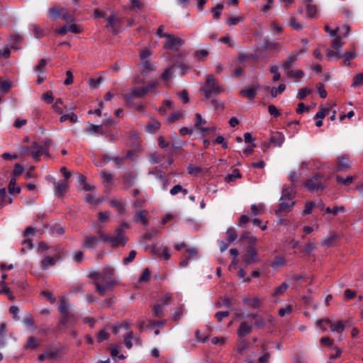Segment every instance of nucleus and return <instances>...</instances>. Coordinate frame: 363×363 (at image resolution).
<instances>
[{
	"mask_svg": "<svg viewBox=\"0 0 363 363\" xmlns=\"http://www.w3.org/2000/svg\"><path fill=\"white\" fill-rule=\"evenodd\" d=\"M152 55L151 51L149 49H145L140 53V59L141 62L147 61L148 57Z\"/></svg>",
	"mask_w": 363,
	"mask_h": 363,
	"instance_id": "57",
	"label": "nucleus"
},
{
	"mask_svg": "<svg viewBox=\"0 0 363 363\" xmlns=\"http://www.w3.org/2000/svg\"><path fill=\"white\" fill-rule=\"evenodd\" d=\"M241 174L240 173L238 169H234L231 174H229L225 176V181L226 182H231L234 181L235 179L240 178Z\"/></svg>",
	"mask_w": 363,
	"mask_h": 363,
	"instance_id": "40",
	"label": "nucleus"
},
{
	"mask_svg": "<svg viewBox=\"0 0 363 363\" xmlns=\"http://www.w3.org/2000/svg\"><path fill=\"white\" fill-rule=\"evenodd\" d=\"M243 303L252 308H257L260 306L261 301L257 297H248L243 298Z\"/></svg>",
	"mask_w": 363,
	"mask_h": 363,
	"instance_id": "21",
	"label": "nucleus"
},
{
	"mask_svg": "<svg viewBox=\"0 0 363 363\" xmlns=\"http://www.w3.org/2000/svg\"><path fill=\"white\" fill-rule=\"evenodd\" d=\"M132 340H134L135 344L138 346L142 345V340L140 336L134 335L132 331H128L124 335V343L128 349H131L133 347Z\"/></svg>",
	"mask_w": 363,
	"mask_h": 363,
	"instance_id": "11",
	"label": "nucleus"
},
{
	"mask_svg": "<svg viewBox=\"0 0 363 363\" xmlns=\"http://www.w3.org/2000/svg\"><path fill=\"white\" fill-rule=\"evenodd\" d=\"M252 325L247 322L241 323L239 329L238 330V335L240 338H242L250 333H251Z\"/></svg>",
	"mask_w": 363,
	"mask_h": 363,
	"instance_id": "17",
	"label": "nucleus"
},
{
	"mask_svg": "<svg viewBox=\"0 0 363 363\" xmlns=\"http://www.w3.org/2000/svg\"><path fill=\"white\" fill-rule=\"evenodd\" d=\"M59 258V256L45 257L41 262L42 269L47 270L48 267L53 266Z\"/></svg>",
	"mask_w": 363,
	"mask_h": 363,
	"instance_id": "19",
	"label": "nucleus"
},
{
	"mask_svg": "<svg viewBox=\"0 0 363 363\" xmlns=\"http://www.w3.org/2000/svg\"><path fill=\"white\" fill-rule=\"evenodd\" d=\"M311 93V90L308 88H303L298 90L297 97L303 100L307 95Z\"/></svg>",
	"mask_w": 363,
	"mask_h": 363,
	"instance_id": "55",
	"label": "nucleus"
},
{
	"mask_svg": "<svg viewBox=\"0 0 363 363\" xmlns=\"http://www.w3.org/2000/svg\"><path fill=\"white\" fill-rule=\"evenodd\" d=\"M286 89V86L284 84H279L278 87H272L271 89V95L272 97H276L279 94H281Z\"/></svg>",
	"mask_w": 363,
	"mask_h": 363,
	"instance_id": "47",
	"label": "nucleus"
},
{
	"mask_svg": "<svg viewBox=\"0 0 363 363\" xmlns=\"http://www.w3.org/2000/svg\"><path fill=\"white\" fill-rule=\"evenodd\" d=\"M99 242V239L95 236L89 235L84 238L82 247L84 249H94Z\"/></svg>",
	"mask_w": 363,
	"mask_h": 363,
	"instance_id": "16",
	"label": "nucleus"
},
{
	"mask_svg": "<svg viewBox=\"0 0 363 363\" xmlns=\"http://www.w3.org/2000/svg\"><path fill=\"white\" fill-rule=\"evenodd\" d=\"M306 15L308 18H314L318 16L317 6L311 3L306 4Z\"/></svg>",
	"mask_w": 363,
	"mask_h": 363,
	"instance_id": "20",
	"label": "nucleus"
},
{
	"mask_svg": "<svg viewBox=\"0 0 363 363\" xmlns=\"http://www.w3.org/2000/svg\"><path fill=\"white\" fill-rule=\"evenodd\" d=\"M46 65L47 60L42 59L39 61L38 65L35 67L34 70L37 74H43L45 72V67Z\"/></svg>",
	"mask_w": 363,
	"mask_h": 363,
	"instance_id": "41",
	"label": "nucleus"
},
{
	"mask_svg": "<svg viewBox=\"0 0 363 363\" xmlns=\"http://www.w3.org/2000/svg\"><path fill=\"white\" fill-rule=\"evenodd\" d=\"M206 121L202 118L201 115L199 113L195 114V126L197 129L200 130L202 133H206L210 130L208 128L201 127L202 125L206 124Z\"/></svg>",
	"mask_w": 363,
	"mask_h": 363,
	"instance_id": "18",
	"label": "nucleus"
},
{
	"mask_svg": "<svg viewBox=\"0 0 363 363\" xmlns=\"http://www.w3.org/2000/svg\"><path fill=\"white\" fill-rule=\"evenodd\" d=\"M257 250L255 246H250L247 253L244 255L243 259L247 264H252L256 262Z\"/></svg>",
	"mask_w": 363,
	"mask_h": 363,
	"instance_id": "15",
	"label": "nucleus"
},
{
	"mask_svg": "<svg viewBox=\"0 0 363 363\" xmlns=\"http://www.w3.org/2000/svg\"><path fill=\"white\" fill-rule=\"evenodd\" d=\"M160 128V123L155 120L152 119L150 121V122L147 125V130L150 133H154L156 131H157Z\"/></svg>",
	"mask_w": 363,
	"mask_h": 363,
	"instance_id": "29",
	"label": "nucleus"
},
{
	"mask_svg": "<svg viewBox=\"0 0 363 363\" xmlns=\"http://www.w3.org/2000/svg\"><path fill=\"white\" fill-rule=\"evenodd\" d=\"M289 25L296 30H299L303 28V25L299 23L294 16L290 18Z\"/></svg>",
	"mask_w": 363,
	"mask_h": 363,
	"instance_id": "43",
	"label": "nucleus"
},
{
	"mask_svg": "<svg viewBox=\"0 0 363 363\" xmlns=\"http://www.w3.org/2000/svg\"><path fill=\"white\" fill-rule=\"evenodd\" d=\"M62 11L63 9L54 7L49 10V16L52 20H56L61 16Z\"/></svg>",
	"mask_w": 363,
	"mask_h": 363,
	"instance_id": "35",
	"label": "nucleus"
},
{
	"mask_svg": "<svg viewBox=\"0 0 363 363\" xmlns=\"http://www.w3.org/2000/svg\"><path fill=\"white\" fill-rule=\"evenodd\" d=\"M223 9V5L221 4H218L215 8L213 9L212 12L213 13V18L218 19L221 15V10Z\"/></svg>",
	"mask_w": 363,
	"mask_h": 363,
	"instance_id": "54",
	"label": "nucleus"
},
{
	"mask_svg": "<svg viewBox=\"0 0 363 363\" xmlns=\"http://www.w3.org/2000/svg\"><path fill=\"white\" fill-rule=\"evenodd\" d=\"M111 206L114 207L119 214H124L125 213V208L122 203L118 200L113 199L110 201Z\"/></svg>",
	"mask_w": 363,
	"mask_h": 363,
	"instance_id": "30",
	"label": "nucleus"
},
{
	"mask_svg": "<svg viewBox=\"0 0 363 363\" xmlns=\"http://www.w3.org/2000/svg\"><path fill=\"white\" fill-rule=\"evenodd\" d=\"M303 72L301 70H291L287 72V77L289 78H297L299 79L302 77Z\"/></svg>",
	"mask_w": 363,
	"mask_h": 363,
	"instance_id": "60",
	"label": "nucleus"
},
{
	"mask_svg": "<svg viewBox=\"0 0 363 363\" xmlns=\"http://www.w3.org/2000/svg\"><path fill=\"white\" fill-rule=\"evenodd\" d=\"M336 170L337 172H346L350 169L352 166V162L350 161L347 155H341L337 158Z\"/></svg>",
	"mask_w": 363,
	"mask_h": 363,
	"instance_id": "10",
	"label": "nucleus"
},
{
	"mask_svg": "<svg viewBox=\"0 0 363 363\" xmlns=\"http://www.w3.org/2000/svg\"><path fill=\"white\" fill-rule=\"evenodd\" d=\"M325 212L328 213H332L333 215H337L340 213H344L345 209L344 206H335L334 208L328 207L325 209Z\"/></svg>",
	"mask_w": 363,
	"mask_h": 363,
	"instance_id": "44",
	"label": "nucleus"
},
{
	"mask_svg": "<svg viewBox=\"0 0 363 363\" xmlns=\"http://www.w3.org/2000/svg\"><path fill=\"white\" fill-rule=\"evenodd\" d=\"M139 69L143 76H147L150 72L155 70V65L149 60L141 62L139 65Z\"/></svg>",
	"mask_w": 363,
	"mask_h": 363,
	"instance_id": "13",
	"label": "nucleus"
},
{
	"mask_svg": "<svg viewBox=\"0 0 363 363\" xmlns=\"http://www.w3.org/2000/svg\"><path fill=\"white\" fill-rule=\"evenodd\" d=\"M184 43V40L183 39L169 34L166 38L164 48L172 50H177Z\"/></svg>",
	"mask_w": 363,
	"mask_h": 363,
	"instance_id": "8",
	"label": "nucleus"
},
{
	"mask_svg": "<svg viewBox=\"0 0 363 363\" xmlns=\"http://www.w3.org/2000/svg\"><path fill=\"white\" fill-rule=\"evenodd\" d=\"M102 275L101 284L99 281L95 282L96 291L101 296H104L107 291L113 289L116 284L114 279V271L111 268H105L101 272Z\"/></svg>",
	"mask_w": 363,
	"mask_h": 363,
	"instance_id": "1",
	"label": "nucleus"
},
{
	"mask_svg": "<svg viewBox=\"0 0 363 363\" xmlns=\"http://www.w3.org/2000/svg\"><path fill=\"white\" fill-rule=\"evenodd\" d=\"M307 51H308V48L306 47V48H301L298 50L294 52L290 56H289L290 58V60H292L294 62L295 61L298 60V57L301 54H303Z\"/></svg>",
	"mask_w": 363,
	"mask_h": 363,
	"instance_id": "49",
	"label": "nucleus"
},
{
	"mask_svg": "<svg viewBox=\"0 0 363 363\" xmlns=\"http://www.w3.org/2000/svg\"><path fill=\"white\" fill-rule=\"evenodd\" d=\"M305 187L311 192L318 191L319 189L326 188V179L324 175L315 174L305 182Z\"/></svg>",
	"mask_w": 363,
	"mask_h": 363,
	"instance_id": "5",
	"label": "nucleus"
},
{
	"mask_svg": "<svg viewBox=\"0 0 363 363\" xmlns=\"http://www.w3.org/2000/svg\"><path fill=\"white\" fill-rule=\"evenodd\" d=\"M256 87H250L245 90H242L240 91V94L242 96L247 98V99H252L255 97L256 94Z\"/></svg>",
	"mask_w": 363,
	"mask_h": 363,
	"instance_id": "37",
	"label": "nucleus"
},
{
	"mask_svg": "<svg viewBox=\"0 0 363 363\" xmlns=\"http://www.w3.org/2000/svg\"><path fill=\"white\" fill-rule=\"evenodd\" d=\"M64 108H65V106L63 105V101L61 99H57L52 106V108L58 114L63 113Z\"/></svg>",
	"mask_w": 363,
	"mask_h": 363,
	"instance_id": "36",
	"label": "nucleus"
},
{
	"mask_svg": "<svg viewBox=\"0 0 363 363\" xmlns=\"http://www.w3.org/2000/svg\"><path fill=\"white\" fill-rule=\"evenodd\" d=\"M295 202L292 200V190L291 187L284 186L282 190V195L280 198L279 209L276 211V214L282 211L289 212L294 207Z\"/></svg>",
	"mask_w": 363,
	"mask_h": 363,
	"instance_id": "3",
	"label": "nucleus"
},
{
	"mask_svg": "<svg viewBox=\"0 0 363 363\" xmlns=\"http://www.w3.org/2000/svg\"><path fill=\"white\" fill-rule=\"evenodd\" d=\"M286 263V260L284 259V257H276L272 263V267L273 268H278L281 266H283Z\"/></svg>",
	"mask_w": 363,
	"mask_h": 363,
	"instance_id": "52",
	"label": "nucleus"
},
{
	"mask_svg": "<svg viewBox=\"0 0 363 363\" xmlns=\"http://www.w3.org/2000/svg\"><path fill=\"white\" fill-rule=\"evenodd\" d=\"M242 21H243L242 17H230L227 19L226 23L229 26H232L238 24V23H240Z\"/></svg>",
	"mask_w": 363,
	"mask_h": 363,
	"instance_id": "59",
	"label": "nucleus"
},
{
	"mask_svg": "<svg viewBox=\"0 0 363 363\" xmlns=\"http://www.w3.org/2000/svg\"><path fill=\"white\" fill-rule=\"evenodd\" d=\"M288 288L289 285L286 283L281 284L279 286L275 289L273 296H277L283 294Z\"/></svg>",
	"mask_w": 363,
	"mask_h": 363,
	"instance_id": "50",
	"label": "nucleus"
},
{
	"mask_svg": "<svg viewBox=\"0 0 363 363\" xmlns=\"http://www.w3.org/2000/svg\"><path fill=\"white\" fill-rule=\"evenodd\" d=\"M152 313L155 317H163L164 315V313L163 311V306L160 304H157L154 306L152 308Z\"/></svg>",
	"mask_w": 363,
	"mask_h": 363,
	"instance_id": "42",
	"label": "nucleus"
},
{
	"mask_svg": "<svg viewBox=\"0 0 363 363\" xmlns=\"http://www.w3.org/2000/svg\"><path fill=\"white\" fill-rule=\"evenodd\" d=\"M201 90L207 99L219 95L224 91V89L219 85L218 82L212 74L206 76L205 84L201 86Z\"/></svg>",
	"mask_w": 363,
	"mask_h": 363,
	"instance_id": "2",
	"label": "nucleus"
},
{
	"mask_svg": "<svg viewBox=\"0 0 363 363\" xmlns=\"http://www.w3.org/2000/svg\"><path fill=\"white\" fill-rule=\"evenodd\" d=\"M284 135L279 132L274 133L270 138V141L276 146L281 147L284 141Z\"/></svg>",
	"mask_w": 363,
	"mask_h": 363,
	"instance_id": "22",
	"label": "nucleus"
},
{
	"mask_svg": "<svg viewBox=\"0 0 363 363\" xmlns=\"http://www.w3.org/2000/svg\"><path fill=\"white\" fill-rule=\"evenodd\" d=\"M282 45L278 43L271 42L269 40L264 41L263 48L269 50L280 51L282 49Z\"/></svg>",
	"mask_w": 363,
	"mask_h": 363,
	"instance_id": "23",
	"label": "nucleus"
},
{
	"mask_svg": "<svg viewBox=\"0 0 363 363\" xmlns=\"http://www.w3.org/2000/svg\"><path fill=\"white\" fill-rule=\"evenodd\" d=\"M86 131L91 134H94L96 133H100L101 135L104 134L101 125H96L93 124H90L89 127L86 130Z\"/></svg>",
	"mask_w": 363,
	"mask_h": 363,
	"instance_id": "48",
	"label": "nucleus"
},
{
	"mask_svg": "<svg viewBox=\"0 0 363 363\" xmlns=\"http://www.w3.org/2000/svg\"><path fill=\"white\" fill-rule=\"evenodd\" d=\"M55 186L57 191V193L59 194L60 196L62 195L66 192L67 186H68V181L63 180L59 182H55Z\"/></svg>",
	"mask_w": 363,
	"mask_h": 363,
	"instance_id": "26",
	"label": "nucleus"
},
{
	"mask_svg": "<svg viewBox=\"0 0 363 363\" xmlns=\"http://www.w3.org/2000/svg\"><path fill=\"white\" fill-rule=\"evenodd\" d=\"M84 200L90 204L96 205L99 203V201L96 199L92 194H88L85 196Z\"/></svg>",
	"mask_w": 363,
	"mask_h": 363,
	"instance_id": "56",
	"label": "nucleus"
},
{
	"mask_svg": "<svg viewBox=\"0 0 363 363\" xmlns=\"http://www.w3.org/2000/svg\"><path fill=\"white\" fill-rule=\"evenodd\" d=\"M228 242H233L237 238V234L235 230L233 228H230L226 231Z\"/></svg>",
	"mask_w": 363,
	"mask_h": 363,
	"instance_id": "51",
	"label": "nucleus"
},
{
	"mask_svg": "<svg viewBox=\"0 0 363 363\" xmlns=\"http://www.w3.org/2000/svg\"><path fill=\"white\" fill-rule=\"evenodd\" d=\"M315 207V203L313 202H308L306 203L303 214V215H309L312 213L313 208Z\"/></svg>",
	"mask_w": 363,
	"mask_h": 363,
	"instance_id": "62",
	"label": "nucleus"
},
{
	"mask_svg": "<svg viewBox=\"0 0 363 363\" xmlns=\"http://www.w3.org/2000/svg\"><path fill=\"white\" fill-rule=\"evenodd\" d=\"M179 192H182L184 195H186L187 194L188 191L187 189H184L180 184H177L174 186L170 190V194L172 196H174Z\"/></svg>",
	"mask_w": 363,
	"mask_h": 363,
	"instance_id": "46",
	"label": "nucleus"
},
{
	"mask_svg": "<svg viewBox=\"0 0 363 363\" xmlns=\"http://www.w3.org/2000/svg\"><path fill=\"white\" fill-rule=\"evenodd\" d=\"M61 117L60 118V121L61 123H64L67 120H69L71 123H75L78 121V117L74 113H69L66 114H61Z\"/></svg>",
	"mask_w": 363,
	"mask_h": 363,
	"instance_id": "28",
	"label": "nucleus"
},
{
	"mask_svg": "<svg viewBox=\"0 0 363 363\" xmlns=\"http://www.w3.org/2000/svg\"><path fill=\"white\" fill-rule=\"evenodd\" d=\"M126 242L127 239L124 236V231L121 228H117L114 231L113 235H111V246L112 247L124 246Z\"/></svg>",
	"mask_w": 363,
	"mask_h": 363,
	"instance_id": "7",
	"label": "nucleus"
},
{
	"mask_svg": "<svg viewBox=\"0 0 363 363\" xmlns=\"http://www.w3.org/2000/svg\"><path fill=\"white\" fill-rule=\"evenodd\" d=\"M291 311H292L291 306L290 305H287V306H284V308H281L280 309H279L278 313H279V316L283 317L286 314L291 313Z\"/></svg>",
	"mask_w": 363,
	"mask_h": 363,
	"instance_id": "63",
	"label": "nucleus"
},
{
	"mask_svg": "<svg viewBox=\"0 0 363 363\" xmlns=\"http://www.w3.org/2000/svg\"><path fill=\"white\" fill-rule=\"evenodd\" d=\"M16 179L14 177H12V178L10 180V182L9 184V192L10 194L17 193L19 194L21 192V188L20 187H16Z\"/></svg>",
	"mask_w": 363,
	"mask_h": 363,
	"instance_id": "38",
	"label": "nucleus"
},
{
	"mask_svg": "<svg viewBox=\"0 0 363 363\" xmlns=\"http://www.w3.org/2000/svg\"><path fill=\"white\" fill-rule=\"evenodd\" d=\"M152 252L155 255L165 260H168L170 258L169 250L167 247H161L160 248H157L155 246H152Z\"/></svg>",
	"mask_w": 363,
	"mask_h": 363,
	"instance_id": "14",
	"label": "nucleus"
},
{
	"mask_svg": "<svg viewBox=\"0 0 363 363\" xmlns=\"http://www.w3.org/2000/svg\"><path fill=\"white\" fill-rule=\"evenodd\" d=\"M363 85V72L357 74L352 79V87Z\"/></svg>",
	"mask_w": 363,
	"mask_h": 363,
	"instance_id": "45",
	"label": "nucleus"
},
{
	"mask_svg": "<svg viewBox=\"0 0 363 363\" xmlns=\"http://www.w3.org/2000/svg\"><path fill=\"white\" fill-rule=\"evenodd\" d=\"M343 29L345 30V33L342 35L333 39L331 42L332 48L337 51H341V49L344 45L342 38L348 35L350 33V27L348 26L345 25L343 26Z\"/></svg>",
	"mask_w": 363,
	"mask_h": 363,
	"instance_id": "12",
	"label": "nucleus"
},
{
	"mask_svg": "<svg viewBox=\"0 0 363 363\" xmlns=\"http://www.w3.org/2000/svg\"><path fill=\"white\" fill-rule=\"evenodd\" d=\"M268 111L269 114L275 118H277L280 116V112L277 108L274 105H269L268 106Z\"/></svg>",
	"mask_w": 363,
	"mask_h": 363,
	"instance_id": "64",
	"label": "nucleus"
},
{
	"mask_svg": "<svg viewBox=\"0 0 363 363\" xmlns=\"http://www.w3.org/2000/svg\"><path fill=\"white\" fill-rule=\"evenodd\" d=\"M109 333L106 330H101L97 335V340L101 342L104 340L108 339Z\"/></svg>",
	"mask_w": 363,
	"mask_h": 363,
	"instance_id": "58",
	"label": "nucleus"
},
{
	"mask_svg": "<svg viewBox=\"0 0 363 363\" xmlns=\"http://www.w3.org/2000/svg\"><path fill=\"white\" fill-rule=\"evenodd\" d=\"M326 56L330 60H337L342 57V53L341 51H337L334 49H327Z\"/></svg>",
	"mask_w": 363,
	"mask_h": 363,
	"instance_id": "25",
	"label": "nucleus"
},
{
	"mask_svg": "<svg viewBox=\"0 0 363 363\" xmlns=\"http://www.w3.org/2000/svg\"><path fill=\"white\" fill-rule=\"evenodd\" d=\"M347 321L345 320H339L337 323H332V321L328 318L321 319V321L319 323L323 326V324L329 325L332 331H336L338 333H342L345 330Z\"/></svg>",
	"mask_w": 363,
	"mask_h": 363,
	"instance_id": "9",
	"label": "nucleus"
},
{
	"mask_svg": "<svg viewBox=\"0 0 363 363\" xmlns=\"http://www.w3.org/2000/svg\"><path fill=\"white\" fill-rule=\"evenodd\" d=\"M130 328V324L128 321H124L123 323L119 324L114 327L113 328V333L115 334H118L119 330L121 328H124L127 330H128Z\"/></svg>",
	"mask_w": 363,
	"mask_h": 363,
	"instance_id": "53",
	"label": "nucleus"
},
{
	"mask_svg": "<svg viewBox=\"0 0 363 363\" xmlns=\"http://www.w3.org/2000/svg\"><path fill=\"white\" fill-rule=\"evenodd\" d=\"M264 211V205L262 203H259L258 205L257 204H252L251 206V212L252 216H259L263 213Z\"/></svg>",
	"mask_w": 363,
	"mask_h": 363,
	"instance_id": "39",
	"label": "nucleus"
},
{
	"mask_svg": "<svg viewBox=\"0 0 363 363\" xmlns=\"http://www.w3.org/2000/svg\"><path fill=\"white\" fill-rule=\"evenodd\" d=\"M110 213L108 211L99 212L98 214L99 220L101 223H106L108 221Z\"/></svg>",
	"mask_w": 363,
	"mask_h": 363,
	"instance_id": "61",
	"label": "nucleus"
},
{
	"mask_svg": "<svg viewBox=\"0 0 363 363\" xmlns=\"http://www.w3.org/2000/svg\"><path fill=\"white\" fill-rule=\"evenodd\" d=\"M146 216L147 212L145 211H138L135 213V221H140L143 225L147 226L148 225V220Z\"/></svg>",
	"mask_w": 363,
	"mask_h": 363,
	"instance_id": "27",
	"label": "nucleus"
},
{
	"mask_svg": "<svg viewBox=\"0 0 363 363\" xmlns=\"http://www.w3.org/2000/svg\"><path fill=\"white\" fill-rule=\"evenodd\" d=\"M240 240L246 242L249 245V247L250 246L255 247L256 245V242H257V238L255 236L251 235L249 232H245L241 235Z\"/></svg>",
	"mask_w": 363,
	"mask_h": 363,
	"instance_id": "24",
	"label": "nucleus"
},
{
	"mask_svg": "<svg viewBox=\"0 0 363 363\" xmlns=\"http://www.w3.org/2000/svg\"><path fill=\"white\" fill-rule=\"evenodd\" d=\"M86 178L85 176H84L82 174L78 175V182L80 184H82L83 186V187H82L83 190L86 191H92L94 189V187L93 186L87 184L86 183Z\"/></svg>",
	"mask_w": 363,
	"mask_h": 363,
	"instance_id": "34",
	"label": "nucleus"
},
{
	"mask_svg": "<svg viewBox=\"0 0 363 363\" xmlns=\"http://www.w3.org/2000/svg\"><path fill=\"white\" fill-rule=\"evenodd\" d=\"M50 144V140H45V146L34 143L30 147V155L35 161L38 162L41 155L49 156L48 146Z\"/></svg>",
	"mask_w": 363,
	"mask_h": 363,
	"instance_id": "6",
	"label": "nucleus"
},
{
	"mask_svg": "<svg viewBox=\"0 0 363 363\" xmlns=\"http://www.w3.org/2000/svg\"><path fill=\"white\" fill-rule=\"evenodd\" d=\"M108 24L107 28H110L114 35H116L118 33V29L116 28V22L115 17L113 16H111L108 18Z\"/></svg>",
	"mask_w": 363,
	"mask_h": 363,
	"instance_id": "31",
	"label": "nucleus"
},
{
	"mask_svg": "<svg viewBox=\"0 0 363 363\" xmlns=\"http://www.w3.org/2000/svg\"><path fill=\"white\" fill-rule=\"evenodd\" d=\"M355 177L353 176H347L345 179L342 178L340 176L337 175L335 177V180L338 184H342L345 186H348L352 183Z\"/></svg>",
	"mask_w": 363,
	"mask_h": 363,
	"instance_id": "33",
	"label": "nucleus"
},
{
	"mask_svg": "<svg viewBox=\"0 0 363 363\" xmlns=\"http://www.w3.org/2000/svg\"><path fill=\"white\" fill-rule=\"evenodd\" d=\"M38 346L37 339L34 337H29L24 346L26 350H34Z\"/></svg>",
	"mask_w": 363,
	"mask_h": 363,
	"instance_id": "32",
	"label": "nucleus"
},
{
	"mask_svg": "<svg viewBox=\"0 0 363 363\" xmlns=\"http://www.w3.org/2000/svg\"><path fill=\"white\" fill-rule=\"evenodd\" d=\"M158 84L157 82H152L145 87L133 88L130 93L125 95L126 102L128 106H133L131 101L135 98H142L149 91L155 88Z\"/></svg>",
	"mask_w": 363,
	"mask_h": 363,
	"instance_id": "4",
	"label": "nucleus"
}]
</instances>
